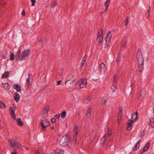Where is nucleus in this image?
I'll return each instance as SVG.
<instances>
[{"label": "nucleus", "instance_id": "nucleus-28", "mask_svg": "<svg viewBox=\"0 0 154 154\" xmlns=\"http://www.w3.org/2000/svg\"><path fill=\"white\" fill-rule=\"evenodd\" d=\"M135 120L132 119H129L127 122V125H132L133 123L135 122Z\"/></svg>", "mask_w": 154, "mask_h": 154}, {"label": "nucleus", "instance_id": "nucleus-5", "mask_svg": "<svg viewBox=\"0 0 154 154\" xmlns=\"http://www.w3.org/2000/svg\"><path fill=\"white\" fill-rule=\"evenodd\" d=\"M103 40V31L102 29H100L98 32V35L97 41L100 44Z\"/></svg>", "mask_w": 154, "mask_h": 154}, {"label": "nucleus", "instance_id": "nucleus-63", "mask_svg": "<svg viewBox=\"0 0 154 154\" xmlns=\"http://www.w3.org/2000/svg\"><path fill=\"white\" fill-rule=\"evenodd\" d=\"M13 108H14V110L15 109H16V107H13Z\"/></svg>", "mask_w": 154, "mask_h": 154}, {"label": "nucleus", "instance_id": "nucleus-7", "mask_svg": "<svg viewBox=\"0 0 154 154\" xmlns=\"http://www.w3.org/2000/svg\"><path fill=\"white\" fill-rule=\"evenodd\" d=\"M30 51L29 49L25 50L22 53V60H24L28 58L29 53Z\"/></svg>", "mask_w": 154, "mask_h": 154}, {"label": "nucleus", "instance_id": "nucleus-51", "mask_svg": "<svg viewBox=\"0 0 154 154\" xmlns=\"http://www.w3.org/2000/svg\"><path fill=\"white\" fill-rule=\"evenodd\" d=\"M60 149H57L56 150H54V153H55V154H57V153H58L59 152H60Z\"/></svg>", "mask_w": 154, "mask_h": 154}, {"label": "nucleus", "instance_id": "nucleus-30", "mask_svg": "<svg viewBox=\"0 0 154 154\" xmlns=\"http://www.w3.org/2000/svg\"><path fill=\"white\" fill-rule=\"evenodd\" d=\"M126 40L125 38H124L122 41V46L125 47L126 45Z\"/></svg>", "mask_w": 154, "mask_h": 154}, {"label": "nucleus", "instance_id": "nucleus-40", "mask_svg": "<svg viewBox=\"0 0 154 154\" xmlns=\"http://www.w3.org/2000/svg\"><path fill=\"white\" fill-rule=\"evenodd\" d=\"M85 61H83L82 60V61L81 65L80 68V69L81 70L82 69L83 66L85 63Z\"/></svg>", "mask_w": 154, "mask_h": 154}, {"label": "nucleus", "instance_id": "nucleus-33", "mask_svg": "<svg viewBox=\"0 0 154 154\" xmlns=\"http://www.w3.org/2000/svg\"><path fill=\"white\" fill-rule=\"evenodd\" d=\"M110 4V0H107L104 3V5L105 7H108Z\"/></svg>", "mask_w": 154, "mask_h": 154}, {"label": "nucleus", "instance_id": "nucleus-20", "mask_svg": "<svg viewBox=\"0 0 154 154\" xmlns=\"http://www.w3.org/2000/svg\"><path fill=\"white\" fill-rule=\"evenodd\" d=\"M10 73L9 72L7 71L5 72L2 75V79H3L7 77L9 75Z\"/></svg>", "mask_w": 154, "mask_h": 154}, {"label": "nucleus", "instance_id": "nucleus-14", "mask_svg": "<svg viewBox=\"0 0 154 154\" xmlns=\"http://www.w3.org/2000/svg\"><path fill=\"white\" fill-rule=\"evenodd\" d=\"M14 88L17 92H20L21 90L20 85L18 84H14Z\"/></svg>", "mask_w": 154, "mask_h": 154}, {"label": "nucleus", "instance_id": "nucleus-64", "mask_svg": "<svg viewBox=\"0 0 154 154\" xmlns=\"http://www.w3.org/2000/svg\"><path fill=\"white\" fill-rule=\"evenodd\" d=\"M151 128H154V126H151Z\"/></svg>", "mask_w": 154, "mask_h": 154}, {"label": "nucleus", "instance_id": "nucleus-45", "mask_svg": "<svg viewBox=\"0 0 154 154\" xmlns=\"http://www.w3.org/2000/svg\"><path fill=\"white\" fill-rule=\"evenodd\" d=\"M129 20V17H127L126 18V20H125V26H127L128 24Z\"/></svg>", "mask_w": 154, "mask_h": 154}, {"label": "nucleus", "instance_id": "nucleus-35", "mask_svg": "<svg viewBox=\"0 0 154 154\" xmlns=\"http://www.w3.org/2000/svg\"><path fill=\"white\" fill-rule=\"evenodd\" d=\"M107 134L108 135V137H109L112 135L111 133V130L109 128H108V130H107Z\"/></svg>", "mask_w": 154, "mask_h": 154}, {"label": "nucleus", "instance_id": "nucleus-46", "mask_svg": "<svg viewBox=\"0 0 154 154\" xmlns=\"http://www.w3.org/2000/svg\"><path fill=\"white\" fill-rule=\"evenodd\" d=\"M56 119L55 118H53L51 120V122L53 123H55L56 121Z\"/></svg>", "mask_w": 154, "mask_h": 154}, {"label": "nucleus", "instance_id": "nucleus-42", "mask_svg": "<svg viewBox=\"0 0 154 154\" xmlns=\"http://www.w3.org/2000/svg\"><path fill=\"white\" fill-rule=\"evenodd\" d=\"M101 103L102 104H105L106 102V100L102 98Z\"/></svg>", "mask_w": 154, "mask_h": 154}, {"label": "nucleus", "instance_id": "nucleus-19", "mask_svg": "<svg viewBox=\"0 0 154 154\" xmlns=\"http://www.w3.org/2000/svg\"><path fill=\"white\" fill-rule=\"evenodd\" d=\"M150 146V143H147L144 146L143 149V151H146L149 149Z\"/></svg>", "mask_w": 154, "mask_h": 154}, {"label": "nucleus", "instance_id": "nucleus-34", "mask_svg": "<svg viewBox=\"0 0 154 154\" xmlns=\"http://www.w3.org/2000/svg\"><path fill=\"white\" fill-rule=\"evenodd\" d=\"M150 123L149 125H154V118H152L150 119Z\"/></svg>", "mask_w": 154, "mask_h": 154}, {"label": "nucleus", "instance_id": "nucleus-24", "mask_svg": "<svg viewBox=\"0 0 154 154\" xmlns=\"http://www.w3.org/2000/svg\"><path fill=\"white\" fill-rule=\"evenodd\" d=\"M6 107V104L0 100V108L4 109Z\"/></svg>", "mask_w": 154, "mask_h": 154}, {"label": "nucleus", "instance_id": "nucleus-60", "mask_svg": "<svg viewBox=\"0 0 154 154\" xmlns=\"http://www.w3.org/2000/svg\"><path fill=\"white\" fill-rule=\"evenodd\" d=\"M11 154H17V153L15 152V151H14V152H12Z\"/></svg>", "mask_w": 154, "mask_h": 154}, {"label": "nucleus", "instance_id": "nucleus-27", "mask_svg": "<svg viewBox=\"0 0 154 154\" xmlns=\"http://www.w3.org/2000/svg\"><path fill=\"white\" fill-rule=\"evenodd\" d=\"M106 135H104L103 137L101 139V141L102 142V143L103 144V145L105 144V141L106 139Z\"/></svg>", "mask_w": 154, "mask_h": 154}, {"label": "nucleus", "instance_id": "nucleus-13", "mask_svg": "<svg viewBox=\"0 0 154 154\" xmlns=\"http://www.w3.org/2000/svg\"><path fill=\"white\" fill-rule=\"evenodd\" d=\"M50 122L47 119L42 121L41 122V125H50Z\"/></svg>", "mask_w": 154, "mask_h": 154}, {"label": "nucleus", "instance_id": "nucleus-41", "mask_svg": "<svg viewBox=\"0 0 154 154\" xmlns=\"http://www.w3.org/2000/svg\"><path fill=\"white\" fill-rule=\"evenodd\" d=\"M145 133V131L144 130L141 133L140 135V137L141 138H142L144 136V134Z\"/></svg>", "mask_w": 154, "mask_h": 154}, {"label": "nucleus", "instance_id": "nucleus-10", "mask_svg": "<svg viewBox=\"0 0 154 154\" xmlns=\"http://www.w3.org/2000/svg\"><path fill=\"white\" fill-rule=\"evenodd\" d=\"M79 128L78 127L75 126V130H74V132L75 134V135H74L73 137V139L75 140V143H76V140L77 139V135L78 134V132H79L78 131Z\"/></svg>", "mask_w": 154, "mask_h": 154}, {"label": "nucleus", "instance_id": "nucleus-17", "mask_svg": "<svg viewBox=\"0 0 154 154\" xmlns=\"http://www.w3.org/2000/svg\"><path fill=\"white\" fill-rule=\"evenodd\" d=\"M100 68L101 72H104L106 69L105 65L103 63H102L100 64Z\"/></svg>", "mask_w": 154, "mask_h": 154}, {"label": "nucleus", "instance_id": "nucleus-26", "mask_svg": "<svg viewBox=\"0 0 154 154\" xmlns=\"http://www.w3.org/2000/svg\"><path fill=\"white\" fill-rule=\"evenodd\" d=\"M16 121L19 125H23V122L21 121V119L20 118H18L16 120Z\"/></svg>", "mask_w": 154, "mask_h": 154}, {"label": "nucleus", "instance_id": "nucleus-50", "mask_svg": "<svg viewBox=\"0 0 154 154\" xmlns=\"http://www.w3.org/2000/svg\"><path fill=\"white\" fill-rule=\"evenodd\" d=\"M42 126V129L43 131H45V128L48 127L49 126Z\"/></svg>", "mask_w": 154, "mask_h": 154}, {"label": "nucleus", "instance_id": "nucleus-49", "mask_svg": "<svg viewBox=\"0 0 154 154\" xmlns=\"http://www.w3.org/2000/svg\"><path fill=\"white\" fill-rule=\"evenodd\" d=\"M46 39L45 38H43L42 39H40L39 40V42H45L46 41Z\"/></svg>", "mask_w": 154, "mask_h": 154}, {"label": "nucleus", "instance_id": "nucleus-32", "mask_svg": "<svg viewBox=\"0 0 154 154\" xmlns=\"http://www.w3.org/2000/svg\"><path fill=\"white\" fill-rule=\"evenodd\" d=\"M30 73H28V77L26 79V83L27 85H29L30 82L29 81L30 80Z\"/></svg>", "mask_w": 154, "mask_h": 154}, {"label": "nucleus", "instance_id": "nucleus-47", "mask_svg": "<svg viewBox=\"0 0 154 154\" xmlns=\"http://www.w3.org/2000/svg\"><path fill=\"white\" fill-rule=\"evenodd\" d=\"M142 92V91H141L140 92V97L139 99H140L141 100L143 99V95L141 94Z\"/></svg>", "mask_w": 154, "mask_h": 154}, {"label": "nucleus", "instance_id": "nucleus-12", "mask_svg": "<svg viewBox=\"0 0 154 154\" xmlns=\"http://www.w3.org/2000/svg\"><path fill=\"white\" fill-rule=\"evenodd\" d=\"M138 117V112H134L131 115V119L135 121L137 119Z\"/></svg>", "mask_w": 154, "mask_h": 154}, {"label": "nucleus", "instance_id": "nucleus-6", "mask_svg": "<svg viewBox=\"0 0 154 154\" xmlns=\"http://www.w3.org/2000/svg\"><path fill=\"white\" fill-rule=\"evenodd\" d=\"M87 83V80L84 78L81 79L78 82L79 86L81 88H85Z\"/></svg>", "mask_w": 154, "mask_h": 154}, {"label": "nucleus", "instance_id": "nucleus-15", "mask_svg": "<svg viewBox=\"0 0 154 154\" xmlns=\"http://www.w3.org/2000/svg\"><path fill=\"white\" fill-rule=\"evenodd\" d=\"M50 108L49 106L48 105H47L43 110V113L45 114L48 115V112Z\"/></svg>", "mask_w": 154, "mask_h": 154}, {"label": "nucleus", "instance_id": "nucleus-23", "mask_svg": "<svg viewBox=\"0 0 154 154\" xmlns=\"http://www.w3.org/2000/svg\"><path fill=\"white\" fill-rule=\"evenodd\" d=\"M3 87L7 90H9L11 88V86L8 83H5L3 85Z\"/></svg>", "mask_w": 154, "mask_h": 154}, {"label": "nucleus", "instance_id": "nucleus-36", "mask_svg": "<svg viewBox=\"0 0 154 154\" xmlns=\"http://www.w3.org/2000/svg\"><path fill=\"white\" fill-rule=\"evenodd\" d=\"M122 117V116H117V123L118 124H120Z\"/></svg>", "mask_w": 154, "mask_h": 154}, {"label": "nucleus", "instance_id": "nucleus-22", "mask_svg": "<svg viewBox=\"0 0 154 154\" xmlns=\"http://www.w3.org/2000/svg\"><path fill=\"white\" fill-rule=\"evenodd\" d=\"M91 108H89L87 110V113L86 114V115L87 116V117L88 118H89L91 116Z\"/></svg>", "mask_w": 154, "mask_h": 154}, {"label": "nucleus", "instance_id": "nucleus-1", "mask_svg": "<svg viewBox=\"0 0 154 154\" xmlns=\"http://www.w3.org/2000/svg\"><path fill=\"white\" fill-rule=\"evenodd\" d=\"M136 56L137 59V66L139 72H141L144 67V59L140 49H138L137 53Z\"/></svg>", "mask_w": 154, "mask_h": 154}, {"label": "nucleus", "instance_id": "nucleus-55", "mask_svg": "<svg viewBox=\"0 0 154 154\" xmlns=\"http://www.w3.org/2000/svg\"><path fill=\"white\" fill-rule=\"evenodd\" d=\"M6 58V54H2V58L3 59H5Z\"/></svg>", "mask_w": 154, "mask_h": 154}, {"label": "nucleus", "instance_id": "nucleus-44", "mask_svg": "<svg viewBox=\"0 0 154 154\" xmlns=\"http://www.w3.org/2000/svg\"><path fill=\"white\" fill-rule=\"evenodd\" d=\"M32 3L31 6H34L35 5V4L36 2L35 0H31Z\"/></svg>", "mask_w": 154, "mask_h": 154}, {"label": "nucleus", "instance_id": "nucleus-2", "mask_svg": "<svg viewBox=\"0 0 154 154\" xmlns=\"http://www.w3.org/2000/svg\"><path fill=\"white\" fill-rule=\"evenodd\" d=\"M70 140L69 135L68 134H66L61 138L60 143L62 146H67L69 143Z\"/></svg>", "mask_w": 154, "mask_h": 154}, {"label": "nucleus", "instance_id": "nucleus-59", "mask_svg": "<svg viewBox=\"0 0 154 154\" xmlns=\"http://www.w3.org/2000/svg\"><path fill=\"white\" fill-rule=\"evenodd\" d=\"M45 87H43L42 88V89H40V90H39V91H43L45 89Z\"/></svg>", "mask_w": 154, "mask_h": 154}, {"label": "nucleus", "instance_id": "nucleus-38", "mask_svg": "<svg viewBox=\"0 0 154 154\" xmlns=\"http://www.w3.org/2000/svg\"><path fill=\"white\" fill-rule=\"evenodd\" d=\"M14 54L13 53H11L10 55V60H14Z\"/></svg>", "mask_w": 154, "mask_h": 154}, {"label": "nucleus", "instance_id": "nucleus-8", "mask_svg": "<svg viewBox=\"0 0 154 154\" xmlns=\"http://www.w3.org/2000/svg\"><path fill=\"white\" fill-rule=\"evenodd\" d=\"M75 79H69L67 80L65 83V85H66L67 87L69 89L71 88L72 85Z\"/></svg>", "mask_w": 154, "mask_h": 154}, {"label": "nucleus", "instance_id": "nucleus-62", "mask_svg": "<svg viewBox=\"0 0 154 154\" xmlns=\"http://www.w3.org/2000/svg\"><path fill=\"white\" fill-rule=\"evenodd\" d=\"M145 151H143V150H142V151L141 152V154H142L143 152H145Z\"/></svg>", "mask_w": 154, "mask_h": 154}, {"label": "nucleus", "instance_id": "nucleus-57", "mask_svg": "<svg viewBox=\"0 0 154 154\" xmlns=\"http://www.w3.org/2000/svg\"><path fill=\"white\" fill-rule=\"evenodd\" d=\"M116 62L118 63L119 61H120V60H119V57H117L116 58Z\"/></svg>", "mask_w": 154, "mask_h": 154}, {"label": "nucleus", "instance_id": "nucleus-4", "mask_svg": "<svg viewBox=\"0 0 154 154\" xmlns=\"http://www.w3.org/2000/svg\"><path fill=\"white\" fill-rule=\"evenodd\" d=\"M111 32V31H109L105 38V43L104 45L105 48H107L109 44V42L110 41V39L112 38V36Z\"/></svg>", "mask_w": 154, "mask_h": 154}, {"label": "nucleus", "instance_id": "nucleus-3", "mask_svg": "<svg viewBox=\"0 0 154 154\" xmlns=\"http://www.w3.org/2000/svg\"><path fill=\"white\" fill-rule=\"evenodd\" d=\"M8 142L12 147H14L15 149V150L18 148L20 149L21 147L20 144L14 139H9L8 140Z\"/></svg>", "mask_w": 154, "mask_h": 154}, {"label": "nucleus", "instance_id": "nucleus-43", "mask_svg": "<svg viewBox=\"0 0 154 154\" xmlns=\"http://www.w3.org/2000/svg\"><path fill=\"white\" fill-rule=\"evenodd\" d=\"M117 80V77L116 75H115L113 78V82H116Z\"/></svg>", "mask_w": 154, "mask_h": 154}, {"label": "nucleus", "instance_id": "nucleus-21", "mask_svg": "<svg viewBox=\"0 0 154 154\" xmlns=\"http://www.w3.org/2000/svg\"><path fill=\"white\" fill-rule=\"evenodd\" d=\"M119 112L118 116H122V106H120L119 107Z\"/></svg>", "mask_w": 154, "mask_h": 154}, {"label": "nucleus", "instance_id": "nucleus-11", "mask_svg": "<svg viewBox=\"0 0 154 154\" xmlns=\"http://www.w3.org/2000/svg\"><path fill=\"white\" fill-rule=\"evenodd\" d=\"M9 111H10V113L11 115V117L13 118L15 120L16 119V116L15 115V113H14V112L13 111V108L12 107H10L9 108Z\"/></svg>", "mask_w": 154, "mask_h": 154}, {"label": "nucleus", "instance_id": "nucleus-18", "mask_svg": "<svg viewBox=\"0 0 154 154\" xmlns=\"http://www.w3.org/2000/svg\"><path fill=\"white\" fill-rule=\"evenodd\" d=\"M14 96V99L16 102H18L19 100L20 96L17 93H15Z\"/></svg>", "mask_w": 154, "mask_h": 154}, {"label": "nucleus", "instance_id": "nucleus-54", "mask_svg": "<svg viewBox=\"0 0 154 154\" xmlns=\"http://www.w3.org/2000/svg\"><path fill=\"white\" fill-rule=\"evenodd\" d=\"M64 152V151L63 150H61V149H60V152L59 153H57V154H63Z\"/></svg>", "mask_w": 154, "mask_h": 154}, {"label": "nucleus", "instance_id": "nucleus-9", "mask_svg": "<svg viewBox=\"0 0 154 154\" xmlns=\"http://www.w3.org/2000/svg\"><path fill=\"white\" fill-rule=\"evenodd\" d=\"M16 59L17 60H22V55H21V50L20 49H19L15 55Z\"/></svg>", "mask_w": 154, "mask_h": 154}, {"label": "nucleus", "instance_id": "nucleus-16", "mask_svg": "<svg viewBox=\"0 0 154 154\" xmlns=\"http://www.w3.org/2000/svg\"><path fill=\"white\" fill-rule=\"evenodd\" d=\"M140 140H139L137 142L136 144L133 147V149L134 151H135L137 150L139 148L140 145Z\"/></svg>", "mask_w": 154, "mask_h": 154}, {"label": "nucleus", "instance_id": "nucleus-31", "mask_svg": "<svg viewBox=\"0 0 154 154\" xmlns=\"http://www.w3.org/2000/svg\"><path fill=\"white\" fill-rule=\"evenodd\" d=\"M66 116V112L65 111L61 113V117L63 119H64Z\"/></svg>", "mask_w": 154, "mask_h": 154}, {"label": "nucleus", "instance_id": "nucleus-61", "mask_svg": "<svg viewBox=\"0 0 154 154\" xmlns=\"http://www.w3.org/2000/svg\"><path fill=\"white\" fill-rule=\"evenodd\" d=\"M108 7H106V8L105 9V11H104V12H105V11H107V10H108Z\"/></svg>", "mask_w": 154, "mask_h": 154}, {"label": "nucleus", "instance_id": "nucleus-48", "mask_svg": "<svg viewBox=\"0 0 154 154\" xmlns=\"http://www.w3.org/2000/svg\"><path fill=\"white\" fill-rule=\"evenodd\" d=\"M111 88L113 91V92H114L117 89L116 87L113 85L112 86Z\"/></svg>", "mask_w": 154, "mask_h": 154}, {"label": "nucleus", "instance_id": "nucleus-29", "mask_svg": "<svg viewBox=\"0 0 154 154\" xmlns=\"http://www.w3.org/2000/svg\"><path fill=\"white\" fill-rule=\"evenodd\" d=\"M92 98V97L91 96H89L85 99L83 101V103H85L89 101Z\"/></svg>", "mask_w": 154, "mask_h": 154}, {"label": "nucleus", "instance_id": "nucleus-39", "mask_svg": "<svg viewBox=\"0 0 154 154\" xmlns=\"http://www.w3.org/2000/svg\"><path fill=\"white\" fill-rule=\"evenodd\" d=\"M132 128V126H128L126 128L127 131H130Z\"/></svg>", "mask_w": 154, "mask_h": 154}, {"label": "nucleus", "instance_id": "nucleus-37", "mask_svg": "<svg viewBox=\"0 0 154 154\" xmlns=\"http://www.w3.org/2000/svg\"><path fill=\"white\" fill-rule=\"evenodd\" d=\"M149 10L147 11V13L148 14V17H146V18L147 19H149V17L150 15V13H149L150 10V6H149Z\"/></svg>", "mask_w": 154, "mask_h": 154}, {"label": "nucleus", "instance_id": "nucleus-52", "mask_svg": "<svg viewBox=\"0 0 154 154\" xmlns=\"http://www.w3.org/2000/svg\"><path fill=\"white\" fill-rule=\"evenodd\" d=\"M60 114H58L56 115L55 117L57 119H59L60 118Z\"/></svg>", "mask_w": 154, "mask_h": 154}, {"label": "nucleus", "instance_id": "nucleus-58", "mask_svg": "<svg viewBox=\"0 0 154 154\" xmlns=\"http://www.w3.org/2000/svg\"><path fill=\"white\" fill-rule=\"evenodd\" d=\"M61 81V80H59V81H57V85H60V84Z\"/></svg>", "mask_w": 154, "mask_h": 154}, {"label": "nucleus", "instance_id": "nucleus-53", "mask_svg": "<svg viewBox=\"0 0 154 154\" xmlns=\"http://www.w3.org/2000/svg\"><path fill=\"white\" fill-rule=\"evenodd\" d=\"M86 57H87L86 55H85L83 57V59L82 60L85 62V61L86 60Z\"/></svg>", "mask_w": 154, "mask_h": 154}, {"label": "nucleus", "instance_id": "nucleus-25", "mask_svg": "<svg viewBox=\"0 0 154 154\" xmlns=\"http://www.w3.org/2000/svg\"><path fill=\"white\" fill-rule=\"evenodd\" d=\"M57 5V3L55 1H52L51 4V8H54Z\"/></svg>", "mask_w": 154, "mask_h": 154}, {"label": "nucleus", "instance_id": "nucleus-56", "mask_svg": "<svg viewBox=\"0 0 154 154\" xmlns=\"http://www.w3.org/2000/svg\"><path fill=\"white\" fill-rule=\"evenodd\" d=\"M22 14L23 16H25V11L23 10L22 11Z\"/></svg>", "mask_w": 154, "mask_h": 154}]
</instances>
